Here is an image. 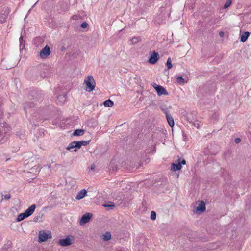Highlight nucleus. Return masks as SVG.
Masks as SVG:
<instances>
[{
    "mask_svg": "<svg viewBox=\"0 0 251 251\" xmlns=\"http://www.w3.org/2000/svg\"><path fill=\"white\" fill-rule=\"evenodd\" d=\"M84 83L86 84V90L91 92L94 90L95 87V81L92 76L89 75L85 79Z\"/></svg>",
    "mask_w": 251,
    "mask_h": 251,
    "instance_id": "obj_1",
    "label": "nucleus"
},
{
    "mask_svg": "<svg viewBox=\"0 0 251 251\" xmlns=\"http://www.w3.org/2000/svg\"><path fill=\"white\" fill-rule=\"evenodd\" d=\"M73 237H70L68 236L65 239H60L58 240L57 244L62 247H66L71 245L73 242Z\"/></svg>",
    "mask_w": 251,
    "mask_h": 251,
    "instance_id": "obj_2",
    "label": "nucleus"
},
{
    "mask_svg": "<svg viewBox=\"0 0 251 251\" xmlns=\"http://www.w3.org/2000/svg\"><path fill=\"white\" fill-rule=\"evenodd\" d=\"M152 86L157 91L158 95L161 96L162 95H168V92L162 86L158 85L155 83H154Z\"/></svg>",
    "mask_w": 251,
    "mask_h": 251,
    "instance_id": "obj_3",
    "label": "nucleus"
},
{
    "mask_svg": "<svg viewBox=\"0 0 251 251\" xmlns=\"http://www.w3.org/2000/svg\"><path fill=\"white\" fill-rule=\"evenodd\" d=\"M51 235L50 233H47L45 231H40L39 233V240L40 242H44L49 238H51Z\"/></svg>",
    "mask_w": 251,
    "mask_h": 251,
    "instance_id": "obj_4",
    "label": "nucleus"
},
{
    "mask_svg": "<svg viewBox=\"0 0 251 251\" xmlns=\"http://www.w3.org/2000/svg\"><path fill=\"white\" fill-rule=\"evenodd\" d=\"M50 50L49 46L46 45L40 51V55L42 58H45L50 54Z\"/></svg>",
    "mask_w": 251,
    "mask_h": 251,
    "instance_id": "obj_5",
    "label": "nucleus"
},
{
    "mask_svg": "<svg viewBox=\"0 0 251 251\" xmlns=\"http://www.w3.org/2000/svg\"><path fill=\"white\" fill-rule=\"evenodd\" d=\"M92 214L91 213H86L84 214L81 217L80 221V225L88 223L92 217Z\"/></svg>",
    "mask_w": 251,
    "mask_h": 251,
    "instance_id": "obj_6",
    "label": "nucleus"
},
{
    "mask_svg": "<svg viewBox=\"0 0 251 251\" xmlns=\"http://www.w3.org/2000/svg\"><path fill=\"white\" fill-rule=\"evenodd\" d=\"M159 58V54L155 51H153L151 54L150 57L149 59V62L151 64H155Z\"/></svg>",
    "mask_w": 251,
    "mask_h": 251,
    "instance_id": "obj_7",
    "label": "nucleus"
},
{
    "mask_svg": "<svg viewBox=\"0 0 251 251\" xmlns=\"http://www.w3.org/2000/svg\"><path fill=\"white\" fill-rule=\"evenodd\" d=\"M162 110L165 114L166 118L169 126L172 127H173L174 126V121L173 118L171 115L167 112V111L165 110L164 109H162Z\"/></svg>",
    "mask_w": 251,
    "mask_h": 251,
    "instance_id": "obj_8",
    "label": "nucleus"
},
{
    "mask_svg": "<svg viewBox=\"0 0 251 251\" xmlns=\"http://www.w3.org/2000/svg\"><path fill=\"white\" fill-rule=\"evenodd\" d=\"M178 162L177 163H173L172 164L171 170L176 171L180 170L182 168V166L180 163V159L178 160Z\"/></svg>",
    "mask_w": 251,
    "mask_h": 251,
    "instance_id": "obj_9",
    "label": "nucleus"
},
{
    "mask_svg": "<svg viewBox=\"0 0 251 251\" xmlns=\"http://www.w3.org/2000/svg\"><path fill=\"white\" fill-rule=\"evenodd\" d=\"M36 208V205L33 204L31 206H30L29 207H28L25 212L26 215L28 217L30 215H31L34 211H35V209Z\"/></svg>",
    "mask_w": 251,
    "mask_h": 251,
    "instance_id": "obj_10",
    "label": "nucleus"
},
{
    "mask_svg": "<svg viewBox=\"0 0 251 251\" xmlns=\"http://www.w3.org/2000/svg\"><path fill=\"white\" fill-rule=\"evenodd\" d=\"M87 191L85 189L80 190L77 194L75 199L79 200L83 198L87 194Z\"/></svg>",
    "mask_w": 251,
    "mask_h": 251,
    "instance_id": "obj_11",
    "label": "nucleus"
},
{
    "mask_svg": "<svg viewBox=\"0 0 251 251\" xmlns=\"http://www.w3.org/2000/svg\"><path fill=\"white\" fill-rule=\"evenodd\" d=\"M205 204L203 201H201V203H199L198 206L196 208V210L197 211H199L201 212H203L205 210Z\"/></svg>",
    "mask_w": 251,
    "mask_h": 251,
    "instance_id": "obj_12",
    "label": "nucleus"
},
{
    "mask_svg": "<svg viewBox=\"0 0 251 251\" xmlns=\"http://www.w3.org/2000/svg\"><path fill=\"white\" fill-rule=\"evenodd\" d=\"M250 35V33L248 31L245 32L241 36L240 41L242 42H245L247 41L248 37Z\"/></svg>",
    "mask_w": 251,
    "mask_h": 251,
    "instance_id": "obj_13",
    "label": "nucleus"
},
{
    "mask_svg": "<svg viewBox=\"0 0 251 251\" xmlns=\"http://www.w3.org/2000/svg\"><path fill=\"white\" fill-rule=\"evenodd\" d=\"M102 236V239L105 241H107L111 238V235L109 232H106Z\"/></svg>",
    "mask_w": 251,
    "mask_h": 251,
    "instance_id": "obj_14",
    "label": "nucleus"
},
{
    "mask_svg": "<svg viewBox=\"0 0 251 251\" xmlns=\"http://www.w3.org/2000/svg\"><path fill=\"white\" fill-rule=\"evenodd\" d=\"M103 104L105 107H111L113 106L114 103L110 100H108L104 102Z\"/></svg>",
    "mask_w": 251,
    "mask_h": 251,
    "instance_id": "obj_15",
    "label": "nucleus"
},
{
    "mask_svg": "<svg viewBox=\"0 0 251 251\" xmlns=\"http://www.w3.org/2000/svg\"><path fill=\"white\" fill-rule=\"evenodd\" d=\"M84 133V130L83 129H76L75 130L73 135L75 136H81Z\"/></svg>",
    "mask_w": 251,
    "mask_h": 251,
    "instance_id": "obj_16",
    "label": "nucleus"
},
{
    "mask_svg": "<svg viewBox=\"0 0 251 251\" xmlns=\"http://www.w3.org/2000/svg\"><path fill=\"white\" fill-rule=\"evenodd\" d=\"M26 217H28L26 215V214L25 212L21 213L18 216V217L17 218V221H21Z\"/></svg>",
    "mask_w": 251,
    "mask_h": 251,
    "instance_id": "obj_17",
    "label": "nucleus"
},
{
    "mask_svg": "<svg viewBox=\"0 0 251 251\" xmlns=\"http://www.w3.org/2000/svg\"><path fill=\"white\" fill-rule=\"evenodd\" d=\"M66 96L65 95H59L57 97V100L61 103H64L66 101Z\"/></svg>",
    "mask_w": 251,
    "mask_h": 251,
    "instance_id": "obj_18",
    "label": "nucleus"
},
{
    "mask_svg": "<svg viewBox=\"0 0 251 251\" xmlns=\"http://www.w3.org/2000/svg\"><path fill=\"white\" fill-rule=\"evenodd\" d=\"M75 141H73L72 142H71L69 145L68 146V147L66 148V149L68 150H69L70 151H72L71 150L72 149H74V148H75Z\"/></svg>",
    "mask_w": 251,
    "mask_h": 251,
    "instance_id": "obj_19",
    "label": "nucleus"
},
{
    "mask_svg": "<svg viewBox=\"0 0 251 251\" xmlns=\"http://www.w3.org/2000/svg\"><path fill=\"white\" fill-rule=\"evenodd\" d=\"M75 149H74L73 150L74 151H75L76 152L77 151V149H79L81 146V141H75Z\"/></svg>",
    "mask_w": 251,
    "mask_h": 251,
    "instance_id": "obj_20",
    "label": "nucleus"
},
{
    "mask_svg": "<svg viewBox=\"0 0 251 251\" xmlns=\"http://www.w3.org/2000/svg\"><path fill=\"white\" fill-rule=\"evenodd\" d=\"M166 65L169 69L172 68L173 67L172 62H171V59L170 57L168 58L167 59V61L166 62Z\"/></svg>",
    "mask_w": 251,
    "mask_h": 251,
    "instance_id": "obj_21",
    "label": "nucleus"
},
{
    "mask_svg": "<svg viewBox=\"0 0 251 251\" xmlns=\"http://www.w3.org/2000/svg\"><path fill=\"white\" fill-rule=\"evenodd\" d=\"M232 3V0H227V1L225 2L224 7L225 9L228 8Z\"/></svg>",
    "mask_w": 251,
    "mask_h": 251,
    "instance_id": "obj_22",
    "label": "nucleus"
},
{
    "mask_svg": "<svg viewBox=\"0 0 251 251\" xmlns=\"http://www.w3.org/2000/svg\"><path fill=\"white\" fill-rule=\"evenodd\" d=\"M139 41V38L137 37H133L131 39V42L132 44H135L137 43Z\"/></svg>",
    "mask_w": 251,
    "mask_h": 251,
    "instance_id": "obj_23",
    "label": "nucleus"
},
{
    "mask_svg": "<svg viewBox=\"0 0 251 251\" xmlns=\"http://www.w3.org/2000/svg\"><path fill=\"white\" fill-rule=\"evenodd\" d=\"M177 82L180 84H183L184 82V79L182 76H178L177 78Z\"/></svg>",
    "mask_w": 251,
    "mask_h": 251,
    "instance_id": "obj_24",
    "label": "nucleus"
},
{
    "mask_svg": "<svg viewBox=\"0 0 251 251\" xmlns=\"http://www.w3.org/2000/svg\"><path fill=\"white\" fill-rule=\"evenodd\" d=\"M156 214L155 212L152 211L151 213V219L152 220H154L156 219Z\"/></svg>",
    "mask_w": 251,
    "mask_h": 251,
    "instance_id": "obj_25",
    "label": "nucleus"
},
{
    "mask_svg": "<svg viewBox=\"0 0 251 251\" xmlns=\"http://www.w3.org/2000/svg\"><path fill=\"white\" fill-rule=\"evenodd\" d=\"M81 27H82V28H87L88 26V24L87 22H83L81 24V25H80Z\"/></svg>",
    "mask_w": 251,
    "mask_h": 251,
    "instance_id": "obj_26",
    "label": "nucleus"
},
{
    "mask_svg": "<svg viewBox=\"0 0 251 251\" xmlns=\"http://www.w3.org/2000/svg\"><path fill=\"white\" fill-rule=\"evenodd\" d=\"M81 141V145H83V146H86V145H87L88 144H89V142H90V140L89 141Z\"/></svg>",
    "mask_w": 251,
    "mask_h": 251,
    "instance_id": "obj_27",
    "label": "nucleus"
},
{
    "mask_svg": "<svg viewBox=\"0 0 251 251\" xmlns=\"http://www.w3.org/2000/svg\"><path fill=\"white\" fill-rule=\"evenodd\" d=\"M2 196H4V198L6 200H8L11 198V195L10 194H7V195H2Z\"/></svg>",
    "mask_w": 251,
    "mask_h": 251,
    "instance_id": "obj_28",
    "label": "nucleus"
},
{
    "mask_svg": "<svg viewBox=\"0 0 251 251\" xmlns=\"http://www.w3.org/2000/svg\"><path fill=\"white\" fill-rule=\"evenodd\" d=\"M241 141V139L240 138H236L235 139V142L236 143H239Z\"/></svg>",
    "mask_w": 251,
    "mask_h": 251,
    "instance_id": "obj_29",
    "label": "nucleus"
},
{
    "mask_svg": "<svg viewBox=\"0 0 251 251\" xmlns=\"http://www.w3.org/2000/svg\"><path fill=\"white\" fill-rule=\"evenodd\" d=\"M219 35L220 37H223L224 35V33L223 31H220L219 33Z\"/></svg>",
    "mask_w": 251,
    "mask_h": 251,
    "instance_id": "obj_30",
    "label": "nucleus"
},
{
    "mask_svg": "<svg viewBox=\"0 0 251 251\" xmlns=\"http://www.w3.org/2000/svg\"><path fill=\"white\" fill-rule=\"evenodd\" d=\"M180 163H181V165L182 164L183 165H185L186 164V161L184 160V159H183L181 162H180Z\"/></svg>",
    "mask_w": 251,
    "mask_h": 251,
    "instance_id": "obj_31",
    "label": "nucleus"
},
{
    "mask_svg": "<svg viewBox=\"0 0 251 251\" xmlns=\"http://www.w3.org/2000/svg\"><path fill=\"white\" fill-rule=\"evenodd\" d=\"M95 168V164H92V165L91 166V167H90L91 170H94Z\"/></svg>",
    "mask_w": 251,
    "mask_h": 251,
    "instance_id": "obj_32",
    "label": "nucleus"
},
{
    "mask_svg": "<svg viewBox=\"0 0 251 251\" xmlns=\"http://www.w3.org/2000/svg\"><path fill=\"white\" fill-rule=\"evenodd\" d=\"M154 22L157 23V24H160V22L159 21H158V18H156L154 20Z\"/></svg>",
    "mask_w": 251,
    "mask_h": 251,
    "instance_id": "obj_33",
    "label": "nucleus"
},
{
    "mask_svg": "<svg viewBox=\"0 0 251 251\" xmlns=\"http://www.w3.org/2000/svg\"><path fill=\"white\" fill-rule=\"evenodd\" d=\"M216 117H217V114H216V113L212 115V118H216Z\"/></svg>",
    "mask_w": 251,
    "mask_h": 251,
    "instance_id": "obj_34",
    "label": "nucleus"
},
{
    "mask_svg": "<svg viewBox=\"0 0 251 251\" xmlns=\"http://www.w3.org/2000/svg\"><path fill=\"white\" fill-rule=\"evenodd\" d=\"M4 140L3 138H1L0 140V143H2L4 141Z\"/></svg>",
    "mask_w": 251,
    "mask_h": 251,
    "instance_id": "obj_35",
    "label": "nucleus"
},
{
    "mask_svg": "<svg viewBox=\"0 0 251 251\" xmlns=\"http://www.w3.org/2000/svg\"><path fill=\"white\" fill-rule=\"evenodd\" d=\"M19 40L20 42H21L23 40V38L22 36L20 38Z\"/></svg>",
    "mask_w": 251,
    "mask_h": 251,
    "instance_id": "obj_36",
    "label": "nucleus"
},
{
    "mask_svg": "<svg viewBox=\"0 0 251 251\" xmlns=\"http://www.w3.org/2000/svg\"><path fill=\"white\" fill-rule=\"evenodd\" d=\"M104 206L105 207L108 206V205H104Z\"/></svg>",
    "mask_w": 251,
    "mask_h": 251,
    "instance_id": "obj_37",
    "label": "nucleus"
},
{
    "mask_svg": "<svg viewBox=\"0 0 251 251\" xmlns=\"http://www.w3.org/2000/svg\"><path fill=\"white\" fill-rule=\"evenodd\" d=\"M111 206H112V207H114V205L113 204V205H112Z\"/></svg>",
    "mask_w": 251,
    "mask_h": 251,
    "instance_id": "obj_38",
    "label": "nucleus"
}]
</instances>
